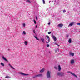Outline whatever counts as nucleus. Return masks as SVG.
Returning <instances> with one entry per match:
<instances>
[{"label":"nucleus","instance_id":"obj_1","mask_svg":"<svg viewBox=\"0 0 80 80\" xmlns=\"http://www.w3.org/2000/svg\"><path fill=\"white\" fill-rule=\"evenodd\" d=\"M50 71H48L47 73V78H51V76H50Z\"/></svg>","mask_w":80,"mask_h":80},{"label":"nucleus","instance_id":"obj_2","mask_svg":"<svg viewBox=\"0 0 80 80\" xmlns=\"http://www.w3.org/2000/svg\"><path fill=\"white\" fill-rule=\"evenodd\" d=\"M58 75L62 77V76H64L65 75L64 73L62 72H59L57 73Z\"/></svg>","mask_w":80,"mask_h":80},{"label":"nucleus","instance_id":"obj_3","mask_svg":"<svg viewBox=\"0 0 80 80\" xmlns=\"http://www.w3.org/2000/svg\"><path fill=\"white\" fill-rule=\"evenodd\" d=\"M74 63H75V60H74V59H72L71 60V64H72V65H73V64H74Z\"/></svg>","mask_w":80,"mask_h":80},{"label":"nucleus","instance_id":"obj_4","mask_svg":"<svg viewBox=\"0 0 80 80\" xmlns=\"http://www.w3.org/2000/svg\"><path fill=\"white\" fill-rule=\"evenodd\" d=\"M70 73L71 75H72L74 77H76V78H78V77L74 73L72 72H70Z\"/></svg>","mask_w":80,"mask_h":80},{"label":"nucleus","instance_id":"obj_5","mask_svg":"<svg viewBox=\"0 0 80 80\" xmlns=\"http://www.w3.org/2000/svg\"><path fill=\"white\" fill-rule=\"evenodd\" d=\"M63 24H60L58 25V27L59 28H61V27H62V26H63Z\"/></svg>","mask_w":80,"mask_h":80},{"label":"nucleus","instance_id":"obj_6","mask_svg":"<svg viewBox=\"0 0 80 80\" xmlns=\"http://www.w3.org/2000/svg\"><path fill=\"white\" fill-rule=\"evenodd\" d=\"M52 38H53L54 42H56L57 41V38H56L55 36H52Z\"/></svg>","mask_w":80,"mask_h":80},{"label":"nucleus","instance_id":"obj_7","mask_svg":"<svg viewBox=\"0 0 80 80\" xmlns=\"http://www.w3.org/2000/svg\"><path fill=\"white\" fill-rule=\"evenodd\" d=\"M19 73L22 75H28V74H25L23 72H19Z\"/></svg>","mask_w":80,"mask_h":80},{"label":"nucleus","instance_id":"obj_8","mask_svg":"<svg viewBox=\"0 0 80 80\" xmlns=\"http://www.w3.org/2000/svg\"><path fill=\"white\" fill-rule=\"evenodd\" d=\"M44 71H45V68H43L40 71V73H42Z\"/></svg>","mask_w":80,"mask_h":80},{"label":"nucleus","instance_id":"obj_9","mask_svg":"<svg viewBox=\"0 0 80 80\" xmlns=\"http://www.w3.org/2000/svg\"><path fill=\"white\" fill-rule=\"evenodd\" d=\"M26 2H28V3H32V1L30 0H27Z\"/></svg>","mask_w":80,"mask_h":80},{"label":"nucleus","instance_id":"obj_10","mask_svg":"<svg viewBox=\"0 0 80 80\" xmlns=\"http://www.w3.org/2000/svg\"><path fill=\"white\" fill-rule=\"evenodd\" d=\"M70 55H71L72 57H74V54L73 52H70Z\"/></svg>","mask_w":80,"mask_h":80},{"label":"nucleus","instance_id":"obj_11","mask_svg":"<svg viewBox=\"0 0 80 80\" xmlns=\"http://www.w3.org/2000/svg\"><path fill=\"white\" fill-rule=\"evenodd\" d=\"M2 58L3 59V60H5V61H6V62H8V61H7V59H6V58L4 57L3 56L2 57Z\"/></svg>","mask_w":80,"mask_h":80},{"label":"nucleus","instance_id":"obj_12","mask_svg":"<svg viewBox=\"0 0 80 80\" xmlns=\"http://www.w3.org/2000/svg\"><path fill=\"white\" fill-rule=\"evenodd\" d=\"M58 71H60V70H61V67H60V65H59L58 66Z\"/></svg>","mask_w":80,"mask_h":80},{"label":"nucleus","instance_id":"obj_13","mask_svg":"<svg viewBox=\"0 0 80 80\" xmlns=\"http://www.w3.org/2000/svg\"><path fill=\"white\" fill-rule=\"evenodd\" d=\"M24 44L25 45H28V41H25Z\"/></svg>","mask_w":80,"mask_h":80},{"label":"nucleus","instance_id":"obj_14","mask_svg":"<svg viewBox=\"0 0 80 80\" xmlns=\"http://www.w3.org/2000/svg\"><path fill=\"white\" fill-rule=\"evenodd\" d=\"M39 77L38 74L36 75L35 76H34L32 77L33 78H35V77Z\"/></svg>","mask_w":80,"mask_h":80},{"label":"nucleus","instance_id":"obj_15","mask_svg":"<svg viewBox=\"0 0 80 80\" xmlns=\"http://www.w3.org/2000/svg\"><path fill=\"white\" fill-rule=\"evenodd\" d=\"M46 37L48 39V41L49 42H50V38L49 37V36H47Z\"/></svg>","mask_w":80,"mask_h":80},{"label":"nucleus","instance_id":"obj_16","mask_svg":"<svg viewBox=\"0 0 80 80\" xmlns=\"http://www.w3.org/2000/svg\"><path fill=\"white\" fill-rule=\"evenodd\" d=\"M5 78H10V77L9 76H7L5 77Z\"/></svg>","mask_w":80,"mask_h":80},{"label":"nucleus","instance_id":"obj_17","mask_svg":"<svg viewBox=\"0 0 80 80\" xmlns=\"http://www.w3.org/2000/svg\"><path fill=\"white\" fill-rule=\"evenodd\" d=\"M45 39L43 38H41V40H42V42H43V43H45V42H44V40Z\"/></svg>","mask_w":80,"mask_h":80},{"label":"nucleus","instance_id":"obj_18","mask_svg":"<svg viewBox=\"0 0 80 80\" xmlns=\"http://www.w3.org/2000/svg\"><path fill=\"white\" fill-rule=\"evenodd\" d=\"M74 23H75V22H72L70 23V26H72V25H73V24H74Z\"/></svg>","mask_w":80,"mask_h":80},{"label":"nucleus","instance_id":"obj_19","mask_svg":"<svg viewBox=\"0 0 80 80\" xmlns=\"http://www.w3.org/2000/svg\"><path fill=\"white\" fill-rule=\"evenodd\" d=\"M9 66H10V67H11L14 70H15V68H13V67L11 65H10V64H9Z\"/></svg>","mask_w":80,"mask_h":80},{"label":"nucleus","instance_id":"obj_20","mask_svg":"<svg viewBox=\"0 0 80 80\" xmlns=\"http://www.w3.org/2000/svg\"><path fill=\"white\" fill-rule=\"evenodd\" d=\"M38 76L39 77H42L43 76V75H42V74H38Z\"/></svg>","mask_w":80,"mask_h":80},{"label":"nucleus","instance_id":"obj_21","mask_svg":"<svg viewBox=\"0 0 80 80\" xmlns=\"http://www.w3.org/2000/svg\"><path fill=\"white\" fill-rule=\"evenodd\" d=\"M1 65H2V66H5V65L2 62H1Z\"/></svg>","mask_w":80,"mask_h":80},{"label":"nucleus","instance_id":"obj_22","mask_svg":"<svg viewBox=\"0 0 80 80\" xmlns=\"http://www.w3.org/2000/svg\"><path fill=\"white\" fill-rule=\"evenodd\" d=\"M55 45H57V46H58V47H60V45H58V44H57V43H55Z\"/></svg>","mask_w":80,"mask_h":80},{"label":"nucleus","instance_id":"obj_23","mask_svg":"<svg viewBox=\"0 0 80 80\" xmlns=\"http://www.w3.org/2000/svg\"><path fill=\"white\" fill-rule=\"evenodd\" d=\"M23 27H25V24L23 23Z\"/></svg>","mask_w":80,"mask_h":80},{"label":"nucleus","instance_id":"obj_24","mask_svg":"<svg viewBox=\"0 0 80 80\" xmlns=\"http://www.w3.org/2000/svg\"><path fill=\"white\" fill-rule=\"evenodd\" d=\"M23 34H24V35H26V33H25V32L23 31Z\"/></svg>","mask_w":80,"mask_h":80},{"label":"nucleus","instance_id":"obj_25","mask_svg":"<svg viewBox=\"0 0 80 80\" xmlns=\"http://www.w3.org/2000/svg\"><path fill=\"white\" fill-rule=\"evenodd\" d=\"M34 23H35V24H36V23H37L36 21H35V20H34Z\"/></svg>","mask_w":80,"mask_h":80},{"label":"nucleus","instance_id":"obj_26","mask_svg":"<svg viewBox=\"0 0 80 80\" xmlns=\"http://www.w3.org/2000/svg\"><path fill=\"white\" fill-rule=\"evenodd\" d=\"M35 38H36V39H37V40H39V39L38 38H37V37L35 36Z\"/></svg>","mask_w":80,"mask_h":80},{"label":"nucleus","instance_id":"obj_27","mask_svg":"<svg viewBox=\"0 0 80 80\" xmlns=\"http://www.w3.org/2000/svg\"><path fill=\"white\" fill-rule=\"evenodd\" d=\"M42 1H43V3L44 4H45V0H42Z\"/></svg>","mask_w":80,"mask_h":80},{"label":"nucleus","instance_id":"obj_28","mask_svg":"<svg viewBox=\"0 0 80 80\" xmlns=\"http://www.w3.org/2000/svg\"><path fill=\"white\" fill-rule=\"evenodd\" d=\"M77 24L78 25H80V23H77Z\"/></svg>","mask_w":80,"mask_h":80},{"label":"nucleus","instance_id":"obj_29","mask_svg":"<svg viewBox=\"0 0 80 80\" xmlns=\"http://www.w3.org/2000/svg\"><path fill=\"white\" fill-rule=\"evenodd\" d=\"M68 42H69V43H70V39H69V41H68Z\"/></svg>","mask_w":80,"mask_h":80},{"label":"nucleus","instance_id":"obj_30","mask_svg":"<svg viewBox=\"0 0 80 80\" xmlns=\"http://www.w3.org/2000/svg\"><path fill=\"white\" fill-rule=\"evenodd\" d=\"M47 47H49V45L48 44H47Z\"/></svg>","mask_w":80,"mask_h":80},{"label":"nucleus","instance_id":"obj_31","mask_svg":"<svg viewBox=\"0 0 80 80\" xmlns=\"http://www.w3.org/2000/svg\"><path fill=\"white\" fill-rule=\"evenodd\" d=\"M63 12H64V13H65V12H66V11H65V10H63Z\"/></svg>","mask_w":80,"mask_h":80},{"label":"nucleus","instance_id":"obj_32","mask_svg":"<svg viewBox=\"0 0 80 80\" xmlns=\"http://www.w3.org/2000/svg\"><path fill=\"white\" fill-rule=\"evenodd\" d=\"M51 33V32H48V34H50Z\"/></svg>","mask_w":80,"mask_h":80},{"label":"nucleus","instance_id":"obj_33","mask_svg":"<svg viewBox=\"0 0 80 80\" xmlns=\"http://www.w3.org/2000/svg\"><path fill=\"white\" fill-rule=\"evenodd\" d=\"M36 20H37V16H36Z\"/></svg>","mask_w":80,"mask_h":80},{"label":"nucleus","instance_id":"obj_34","mask_svg":"<svg viewBox=\"0 0 80 80\" xmlns=\"http://www.w3.org/2000/svg\"><path fill=\"white\" fill-rule=\"evenodd\" d=\"M54 68L55 69H57V67H54Z\"/></svg>","mask_w":80,"mask_h":80},{"label":"nucleus","instance_id":"obj_35","mask_svg":"<svg viewBox=\"0 0 80 80\" xmlns=\"http://www.w3.org/2000/svg\"><path fill=\"white\" fill-rule=\"evenodd\" d=\"M68 27H70V24H69V26H68Z\"/></svg>","mask_w":80,"mask_h":80},{"label":"nucleus","instance_id":"obj_36","mask_svg":"<svg viewBox=\"0 0 80 80\" xmlns=\"http://www.w3.org/2000/svg\"><path fill=\"white\" fill-rule=\"evenodd\" d=\"M33 32L34 33H35V30H33Z\"/></svg>","mask_w":80,"mask_h":80},{"label":"nucleus","instance_id":"obj_37","mask_svg":"<svg viewBox=\"0 0 80 80\" xmlns=\"http://www.w3.org/2000/svg\"><path fill=\"white\" fill-rule=\"evenodd\" d=\"M66 37H68V35H67Z\"/></svg>","mask_w":80,"mask_h":80},{"label":"nucleus","instance_id":"obj_38","mask_svg":"<svg viewBox=\"0 0 80 80\" xmlns=\"http://www.w3.org/2000/svg\"><path fill=\"white\" fill-rule=\"evenodd\" d=\"M48 41V42H46V43H49V42H49V41Z\"/></svg>","mask_w":80,"mask_h":80},{"label":"nucleus","instance_id":"obj_39","mask_svg":"<svg viewBox=\"0 0 80 80\" xmlns=\"http://www.w3.org/2000/svg\"><path fill=\"white\" fill-rule=\"evenodd\" d=\"M48 25H50V23L49 22V23H48Z\"/></svg>","mask_w":80,"mask_h":80},{"label":"nucleus","instance_id":"obj_40","mask_svg":"<svg viewBox=\"0 0 80 80\" xmlns=\"http://www.w3.org/2000/svg\"><path fill=\"white\" fill-rule=\"evenodd\" d=\"M70 43H72V40L70 39Z\"/></svg>","mask_w":80,"mask_h":80},{"label":"nucleus","instance_id":"obj_41","mask_svg":"<svg viewBox=\"0 0 80 80\" xmlns=\"http://www.w3.org/2000/svg\"><path fill=\"white\" fill-rule=\"evenodd\" d=\"M68 73H70V71L68 72Z\"/></svg>","mask_w":80,"mask_h":80},{"label":"nucleus","instance_id":"obj_42","mask_svg":"<svg viewBox=\"0 0 80 80\" xmlns=\"http://www.w3.org/2000/svg\"><path fill=\"white\" fill-rule=\"evenodd\" d=\"M37 25H36V26L35 28H37Z\"/></svg>","mask_w":80,"mask_h":80},{"label":"nucleus","instance_id":"obj_43","mask_svg":"<svg viewBox=\"0 0 80 80\" xmlns=\"http://www.w3.org/2000/svg\"><path fill=\"white\" fill-rule=\"evenodd\" d=\"M51 2V1H49V3H50Z\"/></svg>","mask_w":80,"mask_h":80}]
</instances>
